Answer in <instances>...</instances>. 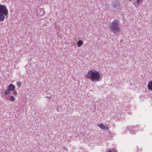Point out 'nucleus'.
<instances>
[{
    "instance_id": "obj_1",
    "label": "nucleus",
    "mask_w": 152,
    "mask_h": 152,
    "mask_svg": "<svg viewBox=\"0 0 152 152\" xmlns=\"http://www.w3.org/2000/svg\"><path fill=\"white\" fill-rule=\"evenodd\" d=\"M86 77L93 82L99 81L102 78V76L99 72L93 70L88 71Z\"/></svg>"
},
{
    "instance_id": "obj_2",
    "label": "nucleus",
    "mask_w": 152,
    "mask_h": 152,
    "mask_svg": "<svg viewBox=\"0 0 152 152\" xmlns=\"http://www.w3.org/2000/svg\"><path fill=\"white\" fill-rule=\"evenodd\" d=\"M119 20L118 19H115L111 22L109 28L110 31L115 34L121 31Z\"/></svg>"
},
{
    "instance_id": "obj_3",
    "label": "nucleus",
    "mask_w": 152,
    "mask_h": 152,
    "mask_svg": "<svg viewBox=\"0 0 152 152\" xmlns=\"http://www.w3.org/2000/svg\"><path fill=\"white\" fill-rule=\"evenodd\" d=\"M8 11L5 6L0 5V14L7 16L8 14Z\"/></svg>"
},
{
    "instance_id": "obj_4",
    "label": "nucleus",
    "mask_w": 152,
    "mask_h": 152,
    "mask_svg": "<svg viewBox=\"0 0 152 152\" xmlns=\"http://www.w3.org/2000/svg\"><path fill=\"white\" fill-rule=\"evenodd\" d=\"M97 126L99 127L100 128L104 130H107L108 129V127L107 126H105L103 124L101 123L99 124H98Z\"/></svg>"
},
{
    "instance_id": "obj_5",
    "label": "nucleus",
    "mask_w": 152,
    "mask_h": 152,
    "mask_svg": "<svg viewBox=\"0 0 152 152\" xmlns=\"http://www.w3.org/2000/svg\"><path fill=\"white\" fill-rule=\"evenodd\" d=\"M7 88L10 91H12L15 89V87L13 85L10 84L8 87Z\"/></svg>"
},
{
    "instance_id": "obj_6",
    "label": "nucleus",
    "mask_w": 152,
    "mask_h": 152,
    "mask_svg": "<svg viewBox=\"0 0 152 152\" xmlns=\"http://www.w3.org/2000/svg\"><path fill=\"white\" fill-rule=\"evenodd\" d=\"M148 88L149 90L152 91V80L148 82Z\"/></svg>"
},
{
    "instance_id": "obj_7",
    "label": "nucleus",
    "mask_w": 152,
    "mask_h": 152,
    "mask_svg": "<svg viewBox=\"0 0 152 152\" xmlns=\"http://www.w3.org/2000/svg\"><path fill=\"white\" fill-rule=\"evenodd\" d=\"M83 44V42L82 41L79 40L77 43V45L78 47L81 46Z\"/></svg>"
},
{
    "instance_id": "obj_8",
    "label": "nucleus",
    "mask_w": 152,
    "mask_h": 152,
    "mask_svg": "<svg viewBox=\"0 0 152 152\" xmlns=\"http://www.w3.org/2000/svg\"><path fill=\"white\" fill-rule=\"evenodd\" d=\"M4 15L0 14V21H3L4 19Z\"/></svg>"
},
{
    "instance_id": "obj_9",
    "label": "nucleus",
    "mask_w": 152,
    "mask_h": 152,
    "mask_svg": "<svg viewBox=\"0 0 152 152\" xmlns=\"http://www.w3.org/2000/svg\"><path fill=\"white\" fill-rule=\"evenodd\" d=\"M118 4L117 3H113L112 5V6L115 9L117 8V7H118Z\"/></svg>"
},
{
    "instance_id": "obj_10",
    "label": "nucleus",
    "mask_w": 152,
    "mask_h": 152,
    "mask_svg": "<svg viewBox=\"0 0 152 152\" xmlns=\"http://www.w3.org/2000/svg\"><path fill=\"white\" fill-rule=\"evenodd\" d=\"M10 90H9V89L7 88V89H6L5 92H4V94L6 95H8L10 93Z\"/></svg>"
},
{
    "instance_id": "obj_11",
    "label": "nucleus",
    "mask_w": 152,
    "mask_h": 152,
    "mask_svg": "<svg viewBox=\"0 0 152 152\" xmlns=\"http://www.w3.org/2000/svg\"><path fill=\"white\" fill-rule=\"evenodd\" d=\"M10 97H11V99H10V100L11 101H14L15 99L12 96H10Z\"/></svg>"
},
{
    "instance_id": "obj_12",
    "label": "nucleus",
    "mask_w": 152,
    "mask_h": 152,
    "mask_svg": "<svg viewBox=\"0 0 152 152\" xmlns=\"http://www.w3.org/2000/svg\"><path fill=\"white\" fill-rule=\"evenodd\" d=\"M17 86H20L21 85V82L20 81L17 82Z\"/></svg>"
},
{
    "instance_id": "obj_13",
    "label": "nucleus",
    "mask_w": 152,
    "mask_h": 152,
    "mask_svg": "<svg viewBox=\"0 0 152 152\" xmlns=\"http://www.w3.org/2000/svg\"><path fill=\"white\" fill-rule=\"evenodd\" d=\"M13 91V94H15L17 93L16 91L14 89Z\"/></svg>"
},
{
    "instance_id": "obj_14",
    "label": "nucleus",
    "mask_w": 152,
    "mask_h": 152,
    "mask_svg": "<svg viewBox=\"0 0 152 152\" xmlns=\"http://www.w3.org/2000/svg\"><path fill=\"white\" fill-rule=\"evenodd\" d=\"M63 149L65 151H68V149L66 148L65 147H63Z\"/></svg>"
},
{
    "instance_id": "obj_15",
    "label": "nucleus",
    "mask_w": 152,
    "mask_h": 152,
    "mask_svg": "<svg viewBox=\"0 0 152 152\" xmlns=\"http://www.w3.org/2000/svg\"><path fill=\"white\" fill-rule=\"evenodd\" d=\"M108 152H112V151H109Z\"/></svg>"
}]
</instances>
